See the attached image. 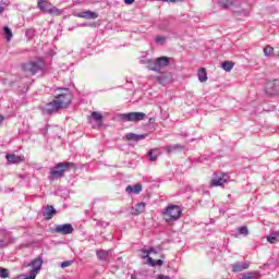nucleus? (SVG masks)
Returning <instances> with one entry per match:
<instances>
[{"label":"nucleus","instance_id":"nucleus-1","mask_svg":"<svg viewBox=\"0 0 279 279\" xmlns=\"http://www.w3.org/2000/svg\"><path fill=\"white\" fill-rule=\"evenodd\" d=\"M54 101H57V106L63 110L64 108H69L71 102L73 101V94H71V89L69 88H58L57 94L54 95Z\"/></svg>","mask_w":279,"mask_h":279},{"label":"nucleus","instance_id":"nucleus-2","mask_svg":"<svg viewBox=\"0 0 279 279\" xmlns=\"http://www.w3.org/2000/svg\"><path fill=\"white\" fill-rule=\"evenodd\" d=\"M76 166L73 162L64 161L57 163L50 171L51 178H64V173L69 171V169H75Z\"/></svg>","mask_w":279,"mask_h":279},{"label":"nucleus","instance_id":"nucleus-3","mask_svg":"<svg viewBox=\"0 0 279 279\" xmlns=\"http://www.w3.org/2000/svg\"><path fill=\"white\" fill-rule=\"evenodd\" d=\"M37 8L45 14H50V16H61L62 15V10L52 5L51 2H49V0H38Z\"/></svg>","mask_w":279,"mask_h":279},{"label":"nucleus","instance_id":"nucleus-4","mask_svg":"<svg viewBox=\"0 0 279 279\" xmlns=\"http://www.w3.org/2000/svg\"><path fill=\"white\" fill-rule=\"evenodd\" d=\"M45 66L44 60H37L22 64V70L25 71V73H29V75H36L39 71H45Z\"/></svg>","mask_w":279,"mask_h":279},{"label":"nucleus","instance_id":"nucleus-5","mask_svg":"<svg viewBox=\"0 0 279 279\" xmlns=\"http://www.w3.org/2000/svg\"><path fill=\"white\" fill-rule=\"evenodd\" d=\"M166 221H178L182 215V208L178 205H169L162 210Z\"/></svg>","mask_w":279,"mask_h":279},{"label":"nucleus","instance_id":"nucleus-6","mask_svg":"<svg viewBox=\"0 0 279 279\" xmlns=\"http://www.w3.org/2000/svg\"><path fill=\"white\" fill-rule=\"evenodd\" d=\"M39 110L45 117H51V114H56V112L61 109L58 107V102L53 99L48 104L40 105Z\"/></svg>","mask_w":279,"mask_h":279},{"label":"nucleus","instance_id":"nucleus-7","mask_svg":"<svg viewBox=\"0 0 279 279\" xmlns=\"http://www.w3.org/2000/svg\"><path fill=\"white\" fill-rule=\"evenodd\" d=\"M218 4L220 8L225 10H232L233 12H242L241 10H236L239 5H241V1L239 0H218Z\"/></svg>","mask_w":279,"mask_h":279},{"label":"nucleus","instance_id":"nucleus-8","mask_svg":"<svg viewBox=\"0 0 279 279\" xmlns=\"http://www.w3.org/2000/svg\"><path fill=\"white\" fill-rule=\"evenodd\" d=\"M266 95H268V97H278V95H279V80L269 81L266 84Z\"/></svg>","mask_w":279,"mask_h":279},{"label":"nucleus","instance_id":"nucleus-9","mask_svg":"<svg viewBox=\"0 0 279 279\" xmlns=\"http://www.w3.org/2000/svg\"><path fill=\"white\" fill-rule=\"evenodd\" d=\"M156 66L151 68V71L155 73H160V70L165 69V66H169L171 64V58L169 57H159L156 58L155 62Z\"/></svg>","mask_w":279,"mask_h":279},{"label":"nucleus","instance_id":"nucleus-10","mask_svg":"<svg viewBox=\"0 0 279 279\" xmlns=\"http://www.w3.org/2000/svg\"><path fill=\"white\" fill-rule=\"evenodd\" d=\"M54 232L57 234H73L74 229H73V225L71 223H64V225H57L54 228Z\"/></svg>","mask_w":279,"mask_h":279},{"label":"nucleus","instance_id":"nucleus-11","mask_svg":"<svg viewBox=\"0 0 279 279\" xmlns=\"http://www.w3.org/2000/svg\"><path fill=\"white\" fill-rule=\"evenodd\" d=\"M228 182V174H218L217 172L214 173V178L211 180V186H223Z\"/></svg>","mask_w":279,"mask_h":279},{"label":"nucleus","instance_id":"nucleus-12","mask_svg":"<svg viewBox=\"0 0 279 279\" xmlns=\"http://www.w3.org/2000/svg\"><path fill=\"white\" fill-rule=\"evenodd\" d=\"M54 215H58V211L56 210L53 205H47L43 208V217L46 219V221L53 219Z\"/></svg>","mask_w":279,"mask_h":279},{"label":"nucleus","instance_id":"nucleus-13","mask_svg":"<svg viewBox=\"0 0 279 279\" xmlns=\"http://www.w3.org/2000/svg\"><path fill=\"white\" fill-rule=\"evenodd\" d=\"M5 159L8 165H21V162H25V156H19L15 154H8Z\"/></svg>","mask_w":279,"mask_h":279},{"label":"nucleus","instance_id":"nucleus-14","mask_svg":"<svg viewBox=\"0 0 279 279\" xmlns=\"http://www.w3.org/2000/svg\"><path fill=\"white\" fill-rule=\"evenodd\" d=\"M232 271L233 274H240V271H245V269H250V262H239L235 264H232Z\"/></svg>","mask_w":279,"mask_h":279},{"label":"nucleus","instance_id":"nucleus-15","mask_svg":"<svg viewBox=\"0 0 279 279\" xmlns=\"http://www.w3.org/2000/svg\"><path fill=\"white\" fill-rule=\"evenodd\" d=\"M141 191H143V185L141 183H137L135 185H128L125 189V192L129 195H138L141 193Z\"/></svg>","mask_w":279,"mask_h":279},{"label":"nucleus","instance_id":"nucleus-16","mask_svg":"<svg viewBox=\"0 0 279 279\" xmlns=\"http://www.w3.org/2000/svg\"><path fill=\"white\" fill-rule=\"evenodd\" d=\"M184 146L182 144L168 145L165 147L166 154H178V151H182Z\"/></svg>","mask_w":279,"mask_h":279},{"label":"nucleus","instance_id":"nucleus-17","mask_svg":"<svg viewBox=\"0 0 279 279\" xmlns=\"http://www.w3.org/2000/svg\"><path fill=\"white\" fill-rule=\"evenodd\" d=\"M147 136H148L147 133L145 134L128 133L125 135V138L126 141H145Z\"/></svg>","mask_w":279,"mask_h":279},{"label":"nucleus","instance_id":"nucleus-18","mask_svg":"<svg viewBox=\"0 0 279 279\" xmlns=\"http://www.w3.org/2000/svg\"><path fill=\"white\" fill-rule=\"evenodd\" d=\"M78 19H98L99 14L93 11H84L77 14Z\"/></svg>","mask_w":279,"mask_h":279},{"label":"nucleus","instance_id":"nucleus-19","mask_svg":"<svg viewBox=\"0 0 279 279\" xmlns=\"http://www.w3.org/2000/svg\"><path fill=\"white\" fill-rule=\"evenodd\" d=\"M145 119H147V114L145 112H132V122L145 121Z\"/></svg>","mask_w":279,"mask_h":279},{"label":"nucleus","instance_id":"nucleus-20","mask_svg":"<svg viewBox=\"0 0 279 279\" xmlns=\"http://www.w3.org/2000/svg\"><path fill=\"white\" fill-rule=\"evenodd\" d=\"M241 279H260V272L250 271V272H246V274H242Z\"/></svg>","mask_w":279,"mask_h":279},{"label":"nucleus","instance_id":"nucleus-21","mask_svg":"<svg viewBox=\"0 0 279 279\" xmlns=\"http://www.w3.org/2000/svg\"><path fill=\"white\" fill-rule=\"evenodd\" d=\"M198 81L204 83L208 81V73L206 72V68H201L198 70Z\"/></svg>","mask_w":279,"mask_h":279},{"label":"nucleus","instance_id":"nucleus-22","mask_svg":"<svg viewBox=\"0 0 279 279\" xmlns=\"http://www.w3.org/2000/svg\"><path fill=\"white\" fill-rule=\"evenodd\" d=\"M108 251L106 250H98L96 251V256L98 260H108Z\"/></svg>","mask_w":279,"mask_h":279},{"label":"nucleus","instance_id":"nucleus-23","mask_svg":"<svg viewBox=\"0 0 279 279\" xmlns=\"http://www.w3.org/2000/svg\"><path fill=\"white\" fill-rule=\"evenodd\" d=\"M148 264L150 267H162L165 262L162 259H154L151 257H148Z\"/></svg>","mask_w":279,"mask_h":279},{"label":"nucleus","instance_id":"nucleus-24","mask_svg":"<svg viewBox=\"0 0 279 279\" xmlns=\"http://www.w3.org/2000/svg\"><path fill=\"white\" fill-rule=\"evenodd\" d=\"M119 121H123V123H128V121L132 122V112L129 113H120L118 116Z\"/></svg>","mask_w":279,"mask_h":279},{"label":"nucleus","instance_id":"nucleus-25","mask_svg":"<svg viewBox=\"0 0 279 279\" xmlns=\"http://www.w3.org/2000/svg\"><path fill=\"white\" fill-rule=\"evenodd\" d=\"M92 118L94 119V121H96V123H98L99 125H101L102 121H104V116H101V113L97 112V111H93L92 112Z\"/></svg>","mask_w":279,"mask_h":279},{"label":"nucleus","instance_id":"nucleus-26","mask_svg":"<svg viewBox=\"0 0 279 279\" xmlns=\"http://www.w3.org/2000/svg\"><path fill=\"white\" fill-rule=\"evenodd\" d=\"M148 159L150 162H156L158 160V149H150L148 151Z\"/></svg>","mask_w":279,"mask_h":279},{"label":"nucleus","instance_id":"nucleus-27","mask_svg":"<svg viewBox=\"0 0 279 279\" xmlns=\"http://www.w3.org/2000/svg\"><path fill=\"white\" fill-rule=\"evenodd\" d=\"M221 66L223 71H227V73H230V70L234 69V63L232 61H223L221 63Z\"/></svg>","mask_w":279,"mask_h":279},{"label":"nucleus","instance_id":"nucleus-28","mask_svg":"<svg viewBox=\"0 0 279 279\" xmlns=\"http://www.w3.org/2000/svg\"><path fill=\"white\" fill-rule=\"evenodd\" d=\"M145 206H146L145 203H137L134 208L135 215H141L145 213Z\"/></svg>","mask_w":279,"mask_h":279},{"label":"nucleus","instance_id":"nucleus-29","mask_svg":"<svg viewBox=\"0 0 279 279\" xmlns=\"http://www.w3.org/2000/svg\"><path fill=\"white\" fill-rule=\"evenodd\" d=\"M279 240V231L272 232L267 236L268 243H276Z\"/></svg>","mask_w":279,"mask_h":279},{"label":"nucleus","instance_id":"nucleus-30","mask_svg":"<svg viewBox=\"0 0 279 279\" xmlns=\"http://www.w3.org/2000/svg\"><path fill=\"white\" fill-rule=\"evenodd\" d=\"M3 34H4V36H5V38H7V40H8V43H10V40H12V38H13V34H12V29H10L8 26H4L3 27Z\"/></svg>","mask_w":279,"mask_h":279},{"label":"nucleus","instance_id":"nucleus-31","mask_svg":"<svg viewBox=\"0 0 279 279\" xmlns=\"http://www.w3.org/2000/svg\"><path fill=\"white\" fill-rule=\"evenodd\" d=\"M17 177L20 178V180H22L23 182H32V174L29 173H24V174H17Z\"/></svg>","mask_w":279,"mask_h":279},{"label":"nucleus","instance_id":"nucleus-32","mask_svg":"<svg viewBox=\"0 0 279 279\" xmlns=\"http://www.w3.org/2000/svg\"><path fill=\"white\" fill-rule=\"evenodd\" d=\"M238 234H242V236H247V234H250V230L246 226H242L238 229Z\"/></svg>","mask_w":279,"mask_h":279},{"label":"nucleus","instance_id":"nucleus-33","mask_svg":"<svg viewBox=\"0 0 279 279\" xmlns=\"http://www.w3.org/2000/svg\"><path fill=\"white\" fill-rule=\"evenodd\" d=\"M0 278H10V271L7 268L0 267Z\"/></svg>","mask_w":279,"mask_h":279},{"label":"nucleus","instance_id":"nucleus-34","mask_svg":"<svg viewBox=\"0 0 279 279\" xmlns=\"http://www.w3.org/2000/svg\"><path fill=\"white\" fill-rule=\"evenodd\" d=\"M271 53H274V47H271V46H266V47L264 48V56L269 57V56H271Z\"/></svg>","mask_w":279,"mask_h":279},{"label":"nucleus","instance_id":"nucleus-35","mask_svg":"<svg viewBox=\"0 0 279 279\" xmlns=\"http://www.w3.org/2000/svg\"><path fill=\"white\" fill-rule=\"evenodd\" d=\"M156 66V59H147V70L151 71Z\"/></svg>","mask_w":279,"mask_h":279},{"label":"nucleus","instance_id":"nucleus-36","mask_svg":"<svg viewBox=\"0 0 279 279\" xmlns=\"http://www.w3.org/2000/svg\"><path fill=\"white\" fill-rule=\"evenodd\" d=\"M155 43H156L157 45H163V43H167V37L157 36V37L155 38Z\"/></svg>","mask_w":279,"mask_h":279},{"label":"nucleus","instance_id":"nucleus-37","mask_svg":"<svg viewBox=\"0 0 279 279\" xmlns=\"http://www.w3.org/2000/svg\"><path fill=\"white\" fill-rule=\"evenodd\" d=\"M35 34H36V31L34 28H28L26 29V33H25L26 37L29 39L34 38Z\"/></svg>","mask_w":279,"mask_h":279},{"label":"nucleus","instance_id":"nucleus-38","mask_svg":"<svg viewBox=\"0 0 279 279\" xmlns=\"http://www.w3.org/2000/svg\"><path fill=\"white\" fill-rule=\"evenodd\" d=\"M71 265H73V260H65L61 263L60 267L61 269H66V267H71Z\"/></svg>","mask_w":279,"mask_h":279},{"label":"nucleus","instance_id":"nucleus-39","mask_svg":"<svg viewBox=\"0 0 279 279\" xmlns=\"http://www.w3.org/2000/svg\"><path fill=\"white\" fill-rule=\"evenodd\" d=\"M156 82H158L159 84H167V77L165 76H156Z\"/></svg>","mask_w":279,"mask_h":279},{"label":"nucleus","instance_id":"nucleus-40","mask_svg":"<svg viewBox=\"0 0 279 279\" xmlns=\"http://www.w3.org/2000/svg\"><path fill=\"white\" fill-rule=\"evenodd\" d=\"M151 250H142V253L144 254V257L147 258V260H149V254H151Z\"/></svg>","mask_w":279,"mask_h":279},{"label":"nucleus","instance_id":"nucleus-41","mask_svg":"<svg viewBox=\"0 0 279 279\" xmlns=\"http://www.w3.org/2000/svg\"><path fill=\"white\" fill-rule=\"evenodd\" d=\"M97 226H100V228H108V222L101 221V220H97Z\"/></svg>","mask_w":279,"mask_h":279},{"label":"nucleus","instance_id":"nucleus-42","mask_svg":"<svg viewBox=\"0 0 279 279\" xmlns=\"http://www.w3.org/2000/svg\"><path fill=\"white\" fill-rule=\"evenodd\" d=\"M162 1V3H178V1H182V0H160Z\"/></svg>","mask_w":279,"mask_h":279},{"label":"nucleus","instance_id":"nucleus-43","mask_svg":"<svg viewBox=\"0 0 279 279\" xmlns=\"http://www.w3.org/2000/svg\"><path fill=\"white\" fill-rule=\"evenodd\" d=\"M9 243L3 241V240H0V247H8Z\"/></svg>","mask_w":279,"mask_h":279},{"label":"nucleus","instance_id":"nucleus-44","mask_svg":"<svg viewBox=\"0 0 279 279\" xmlns=\"http://www.w3.org/2000/svg\"><path fill=\"white\" fill-rule=\"evenodd\" d=\"M157 279H171V277L165 276V275H159V276L157 277Z\"/></svg>","mask_w":279,"mask_h":279},{"label":"nucleus","instance_id":"nucleus-45","mask_svg":"<svg viewBox=\"0 0 279 279\" xmlns=\"http://www.w3.org/2000/svg\"><path fill=\"white\" fill-rule=\"evenodd\" d=\"M135 0H124V3L126 5H132V3H134Z\"/></svg>","mask_w":279,"mask_h":279},{"label":"nucleus","instance_id":"nucleus-46","mask_svg":"<svg viewBox=\"0 0 279 279\" xmlns=\"http://www.w3.org/2000/svg\"><path fill=\"white\" fill-rule=\"evenodd\" d=\"M3 121H5V117H3L2 114H0V128L3 124Z\"/></svg>","mask_w":279,"mask_h":279},{"label":"nucleus","instance_id":"nucleus-47","mask_svg":"<svg viewBox=\"0 0 279 279\" xmlns=\"http://www.w3.org/2000/svg\"><path fill=\"white\" fill-rule=\"evenodd\" d=\"M147 60H148V59H142V60H141V64H147Z\"/></svg>","mask_w":279,"mask_h":279},{"label":"nucleus","instance_id":"nucleus-48","mask_svg":"<svg viewBox=\"0 0 279 279\" xmlns=\"http://www.w3.org/2000/svg\"><path fill=\"white\" fill-rule=\"evenodd\" d=\"M149 250H151V254H156V250L154 247H150Z\"/></svg>","mask_w":279,"mask_h":279},{"label":"nucleus","instance_id":"nucleus-49","mask_svg":"<svg viewBox=\"0 0 279 279\" xmlns=\"http://www.w3.org/2000/svg\"><path fill=\"white\" fill-rule=\"evenodd\" d=\"M4 8L3 7H0V14H2Z\"/></svg>","mask_w":279,"mask_h":279},{"label":"nucleus","instance_id":"nucleus-50","mask_svg":"<svg viewBox=\"0 0 279 279\" xmlns=\"http://www.w3.org/2000/svg\"><path fill=\"white\" fill-rule=\"evenodd\" d=\"M131 279H138V278H136V275H132Z\"/></svg>","mask_w":279,"mask_h":279},{"label":"nucleus","instance_id":"nucleus-51","mask_svg":"<svg viewBox=\"0 0 279 279\" xmlns=\"http://www.w3.org/2000/svg\"><path fill=\"white\" fill-rule=\"evenodd\" d=\"M153 121H154V118H150V119H149V123H151Z\"/></svg>","mask_w":279,"mask_h":279},{"label":"nucleus","instance_id":"nucleus-52","mask_svg":"<svg viewBox=\"0 0 279 279\" xmlns=\"http://www.w3.org/2000/svg\"><path fill=\"white\" fill-rule=\"evenodd\" d=\"M87 24H82L83 27H86Z\"/></svg>","mask_w":279,"mask_h":279}]
</instances>
